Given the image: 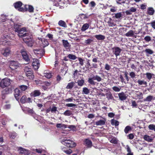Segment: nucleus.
<instances>
[{"label": "nucleus", "mask_w": 155, "mask_h": 155, "mask_svg": "<svg viewBox=\"0 0 155 155\" xmlns=\"http://www.w3.org/2000/svg\"><path fill=\"white\" fill-rule=\"evenodd\" d=\"M11 38L9 34H5L3 35L1 38L0 41V45H10L9 42Z\"/></svg>", "instance_id": "obj_1"}, {"label": "nucleus", "mask_w": 155, "mask_h": 155, "mask_svg": "<svg viewBox=\"0 0 155 155\" xmlns=\"http://www.w3.org/2000/svg\"><path fill=\"white\" fill-rule=\"evenodd\" d=\"M9 67L12 71V72L16 73L19 70V66L18 63L14 61H9Z\"/></svg>", "instance_id": "obj_2"}, {"label": "nucleus", "mask_w": 155, "mask_h": 155, "mask_svg": "<svg viewBox=\"0 0 155 155\" xmlns=\"http://www.w3.org/2000/svg\"><path fill=\"white\" fill-rule=\"evenodd\" d=\"M63 144L70 148H73L76 146V143L70 139H67L64 138L61 141Z\"/></svg>", "instance_id": "obj_3"}, {"label": "nucleus", "mask_w": 155, "mask_h": 155, "mask_svg": "<svg viewBox=\"0 0 155 155\" xmlns=\"http://www.w3.org/2000/svg\"><path fill=\"white\" fill-rule=\"evenodd\" d=\"M11 80L8 78L3 79L0 82V86L2 88H4L10 85Z\"/></svg>", "instance_id": "obj_4"}, {"label": "nucleus", "mask_w": 155, "mask_h": 155, "mask_svg": "<svg viewBox=\"0 0 155 155\" xmlns=\"http://www.w3.org/2000/svg\"><path fill=\"white\" fill-rule=\"evenodd\" d=\"M14 5L15 8L19 11L23 12L25 10L24 8L21 7L22 5V3L21 2H17L15 3Z\"/></svg>", "instance_id": "obj_5"}, {"label": "nucleus", "mask_w": 155, "mask_h": 155, "mask_svg": "<svg viewBox=\"0 0 155 155\" xmlns=\"http://www.w3.org/2000/svg\"><path fill=\"white\" fill-rule=\"evenodd\" d=\"M18 33V35L20 38L26 36L27 35L26 33V28L25 27L21 28Z\"/></svg>", "instance_id": "obj_6"}, {"label": "nucleus", "mask_w": 155, "mask_h": 155, "mask_svg": "<svg viewBox=\"0 0 155 155\" xmlns=\"http://www.w3.org/2000/svg\"><path fill=\"white\" fill-rule=\"evenodd\" d=\"M23 41L28 46L31 47L33 46L34 41L31 37L29 38L27 37L25 38H24Z\"/></svg>", "instance_id": "obj_7"}, {"label": "nucleus", "mask_w": 155, "mask_h": 155, "mask_svg": "<svg viewBox=\"0 0 155 155\" xmlns=\"http://www.w3.org/2000/svg\"><path fill=\"white\" fill-rule=\"evenodd\" d=\"M18 150L19 153L22 154L28 155L30 153L29 151L21 147H18Z\"/></svg>", "instance_id": "obj_8"}, {"label": "nucleus", "mask_w": 155, "mask_h": 155, "mask_svg": "<svg viewBox=\"0 0 155 155\" xmlns=\"http://www.w3.org/2000/svg\"><path fill=\"white\" fill-rule=\"evenodd\" d=\"M21 55L23 59L27 61H30V57L27 53V52L24 50H21Z\"/></svg>", "instance_id": "obj_9"}, {"label": "nucleus", "mask_w": 155, "mask_h": 155, "mask_svg": "<svg viewBox=\"0 0 155 155\" xmlns=\"http://www.w3.org/2000/svg\"><path fill=\"white\" fill-rule=\"evenodd\" d=\"M113 52L114 54L117 57L120 55L121 51V49L117 47H115L112 48Z\"/></svg>", "instance_id": "obj_10"}, {"label": "nucleus", "mask_w": 155, "mask_h": 155, "mask_svg": "<svg viewBox=\"0 0 155 155\" xmlns=\"http://www.w3.org/2000/svg\"><path fill=\"white\" fill-rule=\"evenodd\" d=\"M11 53L10 50L8 48L3 49L1 51L2 54L5 57L9 55Z\"/></svg>", "instance_id": "obj_11"}, {"label": "nucleus", "mask_w": 155, "mask_h": 155, "mask_svg": "<svg viewBox=\"0 0 155 155\" xmlns=\"http://www.w3.org/2000/svg\"><path fill=\"white\" fill-rule=\"evenodd\" d=\"M40 63L36 59H34L32 63V66L35 70H37L39 68Z\"/></svg>", "instance_id": "obj_12"}, {"label": "nucleus", "mask_w": 155, "mask_h": 155, "mask_svg": "<svg viewBox=\"0 0 155 155\" xmlns=\"http://www.w3.org/2000/svg\"><path fill=\"white\" fill-rule=\"evenodd\" d=\"M35 54L36 55H40V56H42L43 54L44 53V51L43 49H35L33 50Z\"/></svg>", "instance_id": "obj_13"}, {"label": "nucleus", "mask_w": 155, "mask_h": 155, "mask_svg": "<svg viewBox=\"0 0 155 155\" xmlns=\"http://www.w3.org/2000/svg\"><path fill=\"white\" fill-rule=\"evenodd\" d=\"M154 137H152L146 135L144 136L143 138L146 141L150 142H152Z\"/></svg>", "instance_id": "obj_14"}, {"label": "nucleus", "mask_w": 155, "mask_h": 155, "mask_svg": "<svg viewBox=\"0 0 155 155\" xmlns=\"http://www.w3.org/2000/svg\"><path fill=\"white\" fill-rule=\"evenodd\" d=\"M118 95L120 100L124 101L126 100L127 97L126 94H125L123 92H121L118 94Z\"/></svg>", "instance_id": "obj_15"}, {"label": "nucleus", "mask_w": 155, "mask_h": 155, "mask_svg": "<svg viewBox=\"0 0 155 155\" xmlns=\"http://www.w3.org/2000/svg\"><path fill=\"white\" fill-rule=\"evenodd\" d=\"M84 144L88 148H91L92 146L91 141L88 139H85L84 141Z\"/></svg>", "instance_id": "obj_16"}, {"label": "nucleus", "mask_w": 155, "mask_h": 155, "mask_svg": "<svg viewBox=\"0 0 155 155\" xmlns=\"http://www.w3.org/2000/svg\"><path fill=\"white\" fill-rule=\"evenodd\" d=\"M106 120L105 119L101 120L95 122V124L97 125H102L105 124Z\"/></svg>", "instance_id": "obj_17"}, {"label": "nucleus", "mask_w": 155, "mask_h": 155, "mask_svg": "<svg viewBox=\"0 0 155 155\" xmlns=\"http://www.w3.org/2000/svg\"><path fill=\"white\" fill-rule=\"evenodd\" d=\"M21 92L19 90L18 88H16L15 90V97L17 100L19 99V98H18L19 95H21Z\"/></svg>", "instance_id": "obj_18"}, {"label": "nucleus", "mask_w": 155, "mask_h": 155, "mask_svg": "<svg viewBox=\"0 0 155 155\" xmlns=\"http://www.w3.org/2000/svg\"><path fill=\"white\" fill-rule=\"evenodd\" d=\"M41 94V92L39 90H35L32 92L31 94V96L32 97H35L39 96Z\"/></svg>", "instance_id": "obj_19"}, {"label": "nucleus", "mask_w": 155, "mask_h": 155, "mask_svg": "<svg viewBox=\"0 0 155 155\" xmlns=\"http://www.w3.org/2000/svg\"><path fill=\"white\" fill-rule=\"evenodd\" d=\"M56 126L57 128L62 130H63L67 127L66 125L61 123L57 124Z\"/></svg>", "instance_id": "obj_20"}, {"label": "nucleus", "mask_w": 155, "mask_h": 155, "mask_svg": "<svg viewBox=\"0 0 155 155\" xmlns=\"http://www.w3.org/2000/svg\"><path fill=\"white\" fill-rule=\"evenodd\" d=\"M62 42L64 46L66 49H68L70 48L71 45L67 40H63Z\"/></svg>", "instance_id": "obj_21"}, {"label": "nucleus", "mask_w": 155, "mask_h": 155, "mask_svg": "<svg viewBox=\"0 0 155 155\" xmlns=\"http://www.w3.org/2000/svg\"><path fill=\"white\" fill-rule=\"evenodd\" d=\"M94 37L98 40H104L105 38L104 36L101 35H95Z\"/></svg>", "instance_id": "obj_22"}, {"label": "nucleus", "mask_w": 155, "mask_h": 155, "mask_svg": "<svg viewBox=\"0 0 155 155\" xmlns=\"http://www.w3.org/2000/svg\"><path fill=\"white\" fill-rule=\"evenodd\" d=\"M20 25L18 24H15L14 27V30L15 32L18 33V31L21 29L20 28Z\"/></svg>", "instance_id": "obj_23"}, {"label": "nucleus", "mask_w": 155, "mask_h": 155, "mask_svg": "<svg viewBox=\"0 0 155 155\" xmlns=\"http://www.w3.org/2000/svg\"><path fill=\"white\" fill-rule=\"evenodd\" d=\"M26 76L31 80H33L34 78L33 71L26 74Z\"/></svg>", "instance_id": "obj_24"}, {"label": "nucleus", "mask_w": 155, "mask_h": 155, "mask_svg": "<svg viewBox=\"0 0 155 155\" xmlns=\"http://www.w3.org/2000/svg\"><path fill=\"white\" fill-rule=\"evenodd\" d=\"M137 82L139 85H145L146 86L147 84V82L144 80L139 79L138 80Z\"/></svg>", "instance_id": "obj_25"}, {"label": "nucleus", "mask_w": 155, "mask_h": 155, "mask_svg": "<svg viewBox=\"0 0 155 155\" xmlns=\"http://www.w3.org/2000/svg\"><path fill=\"white\" fill-rule=\"evenodd\" d=\"M147 12L148 15H153L154 11L152 8L149 7L147 9Z\"/></svg>", "instance_id": "obj_26"}, {"label": "nucleus", "mask_w": 155, "mask_h": 155, "mask_svg": "<svg viewBox=\"0 0 155 155\" xmlns=\"http://www.w3.org/2000/svg\"><path fill=\"white\" fill-rule=\"evenodd\" d=\"M41 41L44 47L48 46L49 45V43L47 40L45 38L42 39L41 40Z\"/></svg>", "instance_id": "obj_27"}, {"label": "nucleus", "mask_w": 155, "mask_h": 155, "mask_svg": "<svg viewBox=\"0 0 155 155\" xmlns=\"http://www.w3.org/2000/svg\"><path fill=\"white\" fill-rule=\"evenodd\" d=\"M105 95L106 96V97L108 100L112 99L113 98L112 95L110 91L107 92L106 94Z\"/></svg>", "instance_id": "obj_28"}, {"label": "nucleus", "mask_w": 155, "mask_h": 155, "mask_svg": "<svg viewBox=\"0 0 155 155\" xmlns=\"http://www.w3.org/2000/svg\"><path fill=\"white\" fill-rule=\"evenodd\" d=\"M61 150L65 153L67 154H70L72 152V150L71 149L67 150L65 147H61Z\"/></svg>", "instance_id": "obj_29"}, {"label": "nucleus", "mask_w": 155, "mask_h": 155, "mask_svg": "<svg viewBox=\"0 0 155 155\" xmlns=\"http://www.w3.org/2000/svg\"><path fill=\"white\" fill-rule=\"evenodd\" d=\"M24 71L25 73V74H27L33 71L32 70V69H31L30 67L28 66H26L24 68Z\"/></svg>", "instance_id": "obj_30"}, {"label": "nucleus", "mask_w": 155, "mask_h": 155, "mask_svg": "<svg viewBox=\"0 0 155 155\" xmlns=\"http://www.w3.org/2000/svg\"><path fill=\"white\" fill-rule=\"evenodd\" d=\"M111 123L112 125L117 126L119 125V123L117 121L113 119L111 120Z\"/></svg>", "instance_id": "obj_31"}, {"label": "nucleus", "mask_w": 155, "mask_h": 155, "mask_svg": "<svg viewBox=\"0 0 155 155\" xmlns=\"http://www.w3.org/2000/svg\"><path fill=\"white\" fill-rule=\"evenodd\" d=\"M89 27V25L87 23H85L82 26L81 28V30L84 31L88 28Z\"/></svg>", "instance_id": "obj_32"}, {"label": "nucleus", "mask_w": 155, "mask_h": 155, "mask_svg": "<svg viewBox=\"0 0 155 155\" xmlns=\"http://www.w3.org/2000/svg\"><path fill=\"white\" fill-rule=\"evenodd\" d=\"M134 35V32L132 30H130L125 34L127 37H132Z\"/></svg>", "instance_id": "obj_33"}, {"label": "nucleus", "mask_w": 155, "mask_h": 155, "mask_svg": "<svg viewBox=\"0 0 155 155\" xmlns=\"http://www.w3.org/2000/svg\"><path fill=\"white\" fill-rule=\"evenodd\" d=\"M3 26L6 28V30H8L11 27L10 24L8 23L7 22L3 23Z\"/></svg>", "instance_id": "obj_34"}, {"label": "nucleus", "mask_w": 155, "mask_h": 155, "mask_svg": "<svg viewBox=\"0 0 155 155\" xmlns=\"http://www.w3.org/2000/svg\"><path fill=\"white\" fill-rule=\"evenodd\" d=\"M74 83L73 82L69 83L66 87V88L67 89H71L73 87Z\"/></svg>", "instance_id": "obj_35"}, {"label": "nucleus", "mask_w": 155, "mask_h": 155, "mask_svg": "<svg viewBox=\"0 0 155 155\" xmlns=\"http://www.w3.org/2000/svg\"><path fill=\"white\" fill-rule=\"evenodd\" d=\"M146 75L147 78L149 80H150L152 78V76L154 75L153 74L150 73H147Z\"/></svg>", "instance_id": "obj_36"}, {"label": "nucleus", "mask_w": 155, "mask_h": 155, "mask_svg": "<svg viewBox=\"0 0 155 155\" xmlns=\"http://www.w3.org/2000/svg\"><path fill=\"white\" fill-rule=\"evenodd\" d=\"M20 101L22 103L26 102L27 101V98L26 96H23L21 98Z\"/></svg>", "instance_id": "obj_37"}, {"label": "nucleus", "mask_w": 155, "mask_h": 155, "mask_svg": "<svg viewBox=\"0 0 155 155\" xmlns=\"http://www.w3.org/2000/svg\"><path fill=\"white\" fill-rule=\"evenodd\" d=\"M94 79L93 78V77L92 78H88V83L90 84L93 85H94L95 84V83L94 81Z\"/></svg>", "instance_id": "obj_38"}, {"label": "nucleus", "mask_w": 155, "mask_h": 155, "mask_svg": "<svg viewBox=\"0 0 155 155\" xmlns=\"http://www.w3.org/2000/svg\"><path fill=\"white\" fill-rule=\"evenodd\" d=\"M44 75L47 78H50L52 76V73H51L44 72Z\"/></svg>", "instance_id": "obj_39"}, {"label": "nucleus", "mask_w": 155, "mask_h": 155, "mask_svg": "<svg viewBox=\"0 0 155 155\" xmlns=\"http://www.w3.org/2000/svg\"><path fill=\"white\" fill-rule=\"evenodd\" d=\"M82 92L84 94H87L90 93V90L87 88L84 87L83 88Z\"/></svg>", "instance_id": "obj_40"}, {"label": "nucleus", "mask_w": 155, "mask_h": 155, "mask_svg": "<svg viewBox=\"0 0 155 155\" xmlns=\"http://www.w3.org/2000/svg\"><path fill=\"white\" fill-rule=\"evenodd\" d=\"M94 80H97L98 82H100L102 80L101 78L97 75H96L93 77Z\"/></svg>", "instance_id": "obj_41"}, {"label": "nucleus", "mask_w": 155, "mask_h": 155, "mask_svg": "<svg viewBox=\"0 0 155 155\" xmlns=\"http://www.w3.org/2000/svg\"><path fill=\"white\" fill-rule=\"evenodd\" d=\"M136 97L139 99H142L143 98V95L142 93L138 92L136 94Z\"/></svg>", "instance_id": "obj_42"}, {"label": "nucleus", "mask_w": 155, "mask_h": 155, "mask_svg": "<svg viewBox=\"0 0 155 155\" xmlns=\"http://www.w3.org/2000/svg\"><path fill=\"white\" fill-rule=\"evenodd\" d=\"M153 97L150 95L147 96L145 99H144V101H150L153 99Z\"/></svg>", "instance_id": "obj_43"}, {"label": "nucleus", "mask_w": 155, "mask_h": 155, "mask_svg": "<svg viewBox=\"0 0 155 155\" xmlns=\"http://www.w3.org/2000/svg\"><path fill=\"white\" fill-rule=\"evenodd\" d=\"M58 24L59 25L64 27H66V25L65 22L62 20L58 22Z\"/></svg>", "instance_id": "obj_44"}, {"label": "nucleus", "mask_w": 155, "mask_h": 155, "mask_svg": "<svg viewBox=\"0 0 155 155\" xmlns=\"http://www.w3.org/2000/svg\"><path fill=\"white\" fill-rule=\"evenodd\" d=\"M9 135L10 137L11 138H12V139H14L16 137L17 135H16V134L15 132H13L10 133L9 134Z\"/></svg>", "instance_id": "obj_45"}, {"label": "nucleus", "mask_w": 155, "mask_h": 155, "mask_svg": "<svg viewBox=\"0 0 155 155\" xmlns=\"http://www.w3.org/2000/svg\"><path fill=\"white\" fill-rule=\"evenodd\" d=\"M84 81L83 80H78L77 82L78 85L80 86H82L84 85Z\"/></svg>", "instance_id": "obj_46"}, {"label": "nucleus", "mask_w": 155, "mask_h": 155, "mask_svg": "<svg viewBox=\"0 0 155 155\" xmlns=\"http://www.w3.org/2000/svg\"><path fill=\"white\" fill-rule=\"evenodd\" d=\"M68 57L71 59L75 60L77 58V57L74 55L72 54H69Z\"/></svg>", "instance_id": "obj_47"}, {"label": "nucleus", "mask_w": 155, "mask_h": 155, "mask_svg": "<svg viewBox=\"0 0 155 155\" xmlns=\"http://www.w3.org/2000/svg\"><path fill=\"white\" fill-rule=\"evenodd\" d=\"M28 87L25 85H21L19 86V88L23 91H25L26 90Z\"/></svg>", "instance_id": "obj_48"}, {"label": "nucleus", "mask_w": 155, "mask_h": 155, "mask_svg": "<svg viewBox=\"0 0 155 155\" xmlns=\"http://www.w3.org/2000/svg\"><path fill=\"white\" fill-rule=\"evenodd\" d=\"M64 114L65 116H69L72 114V113L70 110H68L64 113Z\"/></svg>", "instance_id": "obj_49"}, {"label": "nucleus", "mask_w": 155, "mask_h": 155, "mask_svg": "<svg viewBox=\"0 0 155 155\" xmlns=\"http://www.w3.org/2000/svg\"><path fill=\"white\" fill-rule=\"evenodd\" d=\"M113 90L116 92H119L121 89L120 87H118L116 86H114L112 88Z\"/></svg>", "instance_id": "obj_50"}, {"label": "nucleus", "mask_w": 155, "mask_h": 155, "mask_svg": "<svg viewBox=\"0 0 155 155\" xmlns=\"http://www.w3.org/2000/svg\"><path fill=\"white\" fill-rule=\"evenodd\" d=\"M131 130V127L129 126H127L125 128L124 131L125 133H128V131Z\"/></svg>", "instance_id": "obj_51"}, {"label": "nucleus", "mask_w": 155, "mask_h": 155, "mask_svg": "<svg viewBox=\"0 0 155 155\" xmlns=\"http://www.w3.org/2000/svg\"><path fill=\"white\" fill-rule=\"evenodd\" d=\"M93 40L90 39H88L84 41V43L86 45H89L92 41Z\"/></svg>", "instance_id": "obj_52"}, {"label": "nucleus", "mask_w": 155, "mask_h": 155, "mask_svg": "<svg viewBox=\"0 0 155 155\" xmlns=\"http://www.w3.org/2000/svg\"><path fill=\"white\" fill-rule=\"evenodd\" d=\"M26 110L27 111L28 113L30 114H32L34 113V112L32 109H30L28 108H26Z\"/></svg>", "instance_id": "obj_53"}, {"label": "nucleus", "mask_w": 155, "mask_h": 155, "mask_svg": "<svg viewBox=\"0 0 155 155\" xmlns=\"http://www.w3.org/2000/svg\"><path fill=\"white\" fill-rule=\"evenodd\" d=\"M149 128L152 130H154L155 131V125L153 124H150L148 126Z\"/></svg>", "instance_id": "obj_54"}, {"label": "nucleus", "mask_w": 155, "mask_h": 155, "mask_svg": "<svg viewBox=\"0 0 155 155\" xmlns=\"http://www.w3.org/2000/svg\"><path fill=\"white\" fill-rule=\"evenodd\" d=\"M78 58V61H79L80 64L81 65V66H83L84 65V60L81 58Z\"/></svg>", "instance_id": "obj_55"}, {"label": "nucleus", "mask_w": 155, "mask_h": 155, "mask_svg": "<svg viewBox=\"0 0 155 155\" xmlns=\"http://www.w3.org/2000/svg\"><path fill=\"white\" fill-rule=\"evenodd\" d=\"M129 75L131 78H134L136 76L135 73L133 71L130 72L129 73Z\"/></svg>", "instance_id": "obj_56"}, {"label": "nucleus", "mask_w": 155, "mask_h": 155, "mask_svg": "<svg viewBox=\"0 0 155 155\" xmlns=\"http://www.w3.org/2000/svg\"><path fill=\"white\" fill-rule=\"evenodd\" d=\"M145 51L146 52L150 54H151L153 53V51L150 49H146Z\"/></svg>", "instance_id": "obj_57"}, {"label": "nucleus", "mask_w": 155, "mask_h": 155, "mask_svg": "<svg viewBox=\"0 0 155 155\" xmlns=\"http://www.w3.org/2000/svg\"><path fill=\"white\" fill-rule=\"evenodd\" d=\"M110 142L111 143L116 144L117 143V140L115 138H113L110 140Z\"/></svg>", "instance_id": "obj_58"}, {"label": "nucleus", "mask_w": 155, "mask_h": 155, "mask_svg": "<svg viewBox=\"0 0 155 155\" xmlns=\"http://www.w3.org/2000/svg\"><path fill=\"white\" fill-rule=\"evenodd\" d=\"M76 106V104L72 103L68 104H66V106L69 107H75Z\"/></svg>", "instance_id": "obj_59"}, {"label": "nucleus", "mask_w": 155, "mask_h": 155, "mask_svg": "<svg viewBox=\"0 0 155 155\" xmlns=\"http://www.w3.org/2000/svg\"><path fill=\"white\" fill-rule=\"evenodd\" d=\"M28 11L30 12H33L34 8L31 5L28 6Z\"/></svg>", "instance_id": "obj_60"}, {"label": "nucleus", "mask_w": 155, "mask_h": 155, "mask_svg": "<svg viewBox=\"0 0 155 155\" xmlns=\"http://www.w3.org/2000/svg\"><path fill=\"white\" fill-rule=\"evenodd\" d=\"M57 110V108L55 106H53L51 108V111L52 112H55Z\"/></svg>", "instance_id": "obj_61"}, {"label": "nucleus", "mask_w": 155, "mask_h": 155, "mask_svg": "<svg viewBox=\"0 0 155 155\" xmlns=\"http://www.w3.org/2000/svg\"><path fill=\"white\" fill-rule=\"evenodd\" d=\"M73 97L69 98L66 99L65 100V101L66 102H72L73 100Z\"/></svg>", "instance_id": "obj_62"}, {"label": "nucleus", "mask_w": 155, "mask_h": 155, "mask_svg": "<svg viewBox=\"0 0 155 155\" xmlns=\"http://www.w3.org/2000/svg\"><path fill=\"white\" fill-rule=\"evenodd\" d=\"M121 13H117L115 15V17L116 18H119L121 17Z\"/></svg>", "instance_id": "obj_63"}, {"label": "nucleus", "mask_w": 155, "mask_h": 155, "mask_svg": "<svg viewBox=\"0 0 155 155\" xmlns=\"http://www.w3.org/2000/svg\"><path fill=\"white\" fill-rule=\"evenodd\" d=\"M150 24L153 28L155 29V21H153L150 23Z\"/></svg>", "instance_id": "obj_64"}]
</instances>
